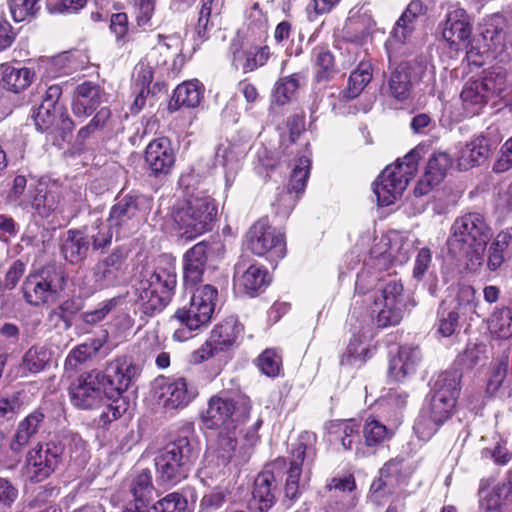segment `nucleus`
<instances>
[{
	"label": "nucleus",
	"mask_w": 512,
	"mask_h": 512,
	"mask_svg": "<svg viewBox=\"0 0 512 512\" xmlns=\"http://www.w3.org/2000/svg\"><path fill=\"white\" fill-rule=\"evenodd\" d=\"M103 373L93 369L80 374L69 387L72 404L80 409H93L100 405L104 393Z\"/></svg>",
	"instance_id": "obj_12"
},
{
	"label": "nucleus",
	"mask_w": 512,
	"mask_h": 512,
	"mask_svg": "<svg viewBox=\"0 0 512 512\" xmlns=\"http://www.w3.org/2000/svg\"><path fill=\"white\" fill-rule=\"evenodd\" d=\"M179 38L175 35H157V43L146 54L144 60L154 68L165 66L169 59L177 54Z\"/></svg>",
	"instance_id": "obj_38"
},
{
	"label": "nucleus",
	"mask_w": 512,
	"mask_h": 512,
	"mask_svg": "<svg viewBox=\"0 0 512 512\" xmlns=\"http://www.w3.org/2000/svg\"><path fill=\"white\" fill-rule=\"evenodd\" d=\"M407 484V477L402 473V460L392 459L384 465L379 478L371 484L369 497L373 503L382 505L393 494L405 497L403 487Z\"/></svg>",
	"instance_id": "obj_13"
},
{
	"label": "nucleus",
	"mask_w": 512,
	"mask_h": 512,
	"mask_svg": "<svg viewBox=\"0 0 512 512\" xmlns=\"http://www.w3.org/2000/svg\"><path fill=\"white\" fill-rule=\"evenodd\" d=\"M209 251V243L201 241L185 253L183 277L186 285L194 286L202 281Z\"/></svg>",
	"instance_id": "obj_26"
},
{
	"label": "nucleus",
	"mask_w": 512,
	"mask_h": 512,
	"mask_svg": "<svg viewBox=\"0 0 512 512\" xmlns=\"http://www.w3.org/2000/svg\"><path fill=\"white\" fill-rule=\"evenodd\" d=\"M216 213L210 197H190L175 207L172 216L181 237L192 240L211 229Z\"/></svg>",
	"instance_id": "obj_6"
},
{
	"label": "nucleus",
	"mask_w": 512,
	"mask_h": 512,
	"mask_svg": "<svg viewBox=\"0 0 512 512\" xmlns=\"http://www.w3.org/2000/svg\"><path fill=\"white\" fill-rule=\"evenodd\" d=\"M487 329L495 339L506 340L512 337V303L494 308L487 318Z\"/></svg>",
	"instance_id": "obj_37"
},
{
	"label": "nucleus",
	"mask_w": 512,
	"mask_h": 512,
	"mask_svg": "<svg viewBox=\"0 0 512 512\" xmlns=\"http://www.w3.org/2000/svg\"><path fill=\"white\" fill-rule=\"evenodd\" d=\"M235 282L249 295H253L269 284L268 272L257 265H250L239 262L235 266Z\"/></svg>",
	"instance_id": "obj_30"
},
{
	"label": "nucleus",
	"mask_w": 512,
	"mask_h": 512,
	"mask_svg": "<svg viewBox=\"0 0 512 512\" xmlns=\"http://www.w3.org/2000/svg\"><path fill=\"white\" fill-rule=\"evenodd\" d=\"M151 208V200L143 195L128 194L112 206L108 218L111 227L134 226Z\"/></svg>",
	"instance_id": "obj_15"
},
{
	"label": "nucleus",
	"mask_w": 512,
	"mask_h": 512,
	"mask_svg": "<svg viewBox=\"0 0 512 512\" xmlns=\"http://www.w3.org/2000/svg\"><path fill=\"white\" fill-rule=\"evenodd\" d=\"M28 453L33 456L34 459L41 462L44 467L47 466L55 471L62 461L64 447L54 441H49L45 444H38Z\"/></svg>",
	"instance_id": "obj_47"
},
{
	"label": "nucleus",
	"mask_w": 512,
	"mask_h": 512,
	"mask_svg": "<svg viewBox=\"0 0 512 512\" xmlns=\"http://www.w3.org/2000/svg\"><path fill=\"white\" fill-rule=\"evenodd\" d=\"M125 256L121 249H115L100 260L93 269V282L96 289H104L116 285L123 274Z\"/></svg>",
	"instance_id": "obj_20"
},
{
	"label": "nucleus",
	"mask_w": 512,
	"mask_h": 512,
	"mask_svg": "<svg viewBox=\"0 0 512 512\" xmlns=\"http://www.w3.org/2000/svg\"><path fill=\"white\" fill-rule=\"evenodd\" d=\"M11 16L15 22L34 17L40 9V0H7Z\"/></svg>",
	"instance_id": "obj_57"
},
{
	"label": "nucleus",
	"mask_w": 512,
	"mask_h": 512,
	"mask_svg": "<svg viewBox=\"0 0 512 512\" xmlns=\"http://www.w3.org/2000/svg\"><path fill=\"white\" fill-rule=\"evenodd\" d=\"M281 357L274 349H266L257 358V366L268 377H276L281 369Z\"/></svg>",
	"instance_id": "obj_62"
},
{
	"label": "nucleus",
	"mask_w": 512,
	"mask_h": 512,
	"mask_svg": "<svg viewBox=\"0 0 512 512\" xmlns=\"http://www.w3.org/2000/svg\"><path fill=\"white\" fill-rule=\"evenodd\" d=\"M328 432L335 441H339L344 449H352L359 440V425L352 419L336 420L329 424Z\"/></svg>",
	"instance_id": "obj_42"
},
{
	"label": "nucleus",
	"mask_w": 512,
	"mask_h": 512,
	"mask_svg": "<svg viewBox=\"0 0 512 512\" xmlns=\"http://www.w3.org/2000/svg\"><path fill=\"white\" fill-rule=\"evenodd\" d=\"M130 492L133 496L135 509L138 511L145 509L154 493L152 474L149 469L136 472L131 480Z\"/></svg>",
	"instance_id": "obj_40"
},
{
	"label": "nucleus",
	"mask_w": 512,
	"mask_h": 512,
	"mask_svg": "<svg viewBox=\"0 0 512 512\" xmlns=\"http://www.w3.org/2000/svg\"><path fill=\"white\" fill-rule=\"evenodd\" d=\"M363 437L366 446L377 447L388 440L391 437V433L387 427L378 420L368 418L363 427Z\"/></svg>",
	"instance_id": "obj_53"
},
{
	"label": "nucleus",
	"mask_w": 512,
	"mask_h": 512,
	"mask_svg": "<svg viewBox=\"0 0 512 512\" xmlns=\"http://www.w3.org/2000/svg\"><path fill=\"white\" fill-rule=\"evenodd\" d=\"M103 373L105 395L112 399L126 392L140 376L141 368L130 357L120 356L107 362Z\"/></svg>",
	"instance_id": "obj_11"
},
{
	"label": "nucleus",
	"mask_w": 512,
	"mask_h": 512,
	"mask_svg": "<svg viewBox=\"0 0 512 512\" xmlns=\"http://www.w3.org/2000/svg\"><path fill=\"white\" fill-rule=\"evenodd\" d=\"M424 73L416 62H402L390 74L387 85L389 94L398 101H405L411 95L414 81Z\"/></svg>",
	"instance_id": "obj_17"
},
{
	"label": "nucleus",
	"mask_w": 512,
	"mask_h": 512,
	"mask_svg": "<svg viewBox=\"0 0 512 512\" xmlns=\"http://www.w3.org/2000/svg\"><path fill=\"white\" fill-rule=\"evenodd\" d=\"M210 456L217 459L218 465L226 466L231 461L237 465L246 462L249 453L242 445L237 448V429H220L215 445L211 447Z\"/></svg>",
	"instance_id": "obj_18"
},
{
	"label": "nucleus",
	"mask_w": 512,
	"mask_h": 512,
	"mask_svg": "<svg viewBox=\"0 0 512 512\" xmlns=\"http://www.w3.org/2000/svg\"><path fill=\"white\" fill-rule=\"evenodd\" d=\"M309 171L310 160L307 157H300L293 168L287 190H291L294 194L299 196L306 187Z\"/></svg>",
	"instance_id": "obj_55"
},
{
	"label": "nucleus",
	"mask_w": 512,
	"mask_h": 512,
	"mask_svg": "<svg viewBox=\"0 0 512 512\" xmlns=\"http://www.w3.org/2000/svg\"><path fill=\"white\" fill-rule=\"evenodd\" d=\"M310 438L311 435L305 433L304 435H301L298 442L293 445L291 450V466H294L295 463L296 466L300 467L301 469L303 466H309L308 462L312 461L314 456V449L311 445L307 444Z\"/></svg>",
	"instance_id": "obj_56"
},
{
	"label": "nucleus",
	"mask_w": 512,
	"mask_h": 512,
	"mask_svg": "<svg viewBox=\"0 0 512 512\" xmlns=\"http://www.w3.org/2000/svg\"><path fill=\"white\" fill-rule=\"evenodd\" d=\"M101 339H92L72 349L65 359V369L75 371L78 367L94 357L102 348Z\"/></svg>",
	"instance_id": "obj_45"
},
{
	"label": "nucleus",
	"mask_w": 512,
	"mask_h": 512,
	"mask_svg": "<svg viewBox=\"0 0 512 512\" xmlns=\"http://www.w3.org/2000/svg\"><path fill=\"white\" fill-rule=\"evenodd\" d=\"M424 148L425 147L423 145H418L406 154L403 159L397 160L395 164L388 165L387 168H394L392 170V172H394V176L402 180H406L408 184L417 172L418 162Z\"/></svg>",
	"instance_id": "obj_46"
},
{
	"label": "nucleus",
	"mask_w": 512,
	"mask_h": 512,
	"mask_svg": "<svg viewBox=\"0 0 512 512\" xmlns=\"http://www.w3.org/2000/svg\"><path fill=\"white\" fill-rule=\"evenodd\" d=\"M161 400L165 409L186 407L198 394L196 387L183 377L169 379L161 387Z\"/></svg>",
	"instance_id": "obj_23"
},
{
	"label": "nucleus",
	"mask_w": 512,
	"mask_h": 512,
	"mask_svg": "<svg viewBox=\"0 0 512 512\" xmlns=\"http://www.w3.org/2000/svg\"><path fill=\"white\" fill-rule=\"evenodd\" d=\"M450 309L459 312L463 318L470 313H475L478 305L476 291L470 285H461L454 296L442 301Z\"/></svg>",
	"instance_id": "obj_41"
},
{
	"label": "nucleus",
	"mask_w": 512,
	"mask_h": 512,
	"mask_svg": "<svg viewBox=\"0 0 512 512\" xmlns=\"http://www.w3.org/2000/svg\"><path fill=\"white\" fill-rule=\"evenodd\" d=\"M232 64L236 69H241L244 73L252 72L265 65L269 58L268 46L250 47L246 50L240 49L238 45H231Z\"/></svg>",
	"instance_id": "obj_31"
},
{
	"label": "nucleus",
	"mask_w": 512,
	"mask_h": 512,
	"mask_svg": "<svg viewBox=\"0 0 512 512\" xmlns=\"http://www.w3.org/2000/svg\"><path fill=\"white\" fill-rule=\"evenodd\" d=\"M313 65L317 81L331 79L336 73L335 60L332 53L323 47H316L313 50Z\"/></svg>",
	"instance_id": "obj_49"
},
{
	"label": "nucleus",
	"mask_w": 512,
	"mask_h": 512,
	"mask_svg": "<svg viewBox=\"0 0 512 512\" xmlns=\"http://www.w3.org/2000/svg\"><path fill=\"white\" fill-rule=\"evenodd\" d=\"M102 89L97 84L85 81L79 84L74 93L72 111L76 117L87 118L100 105L102 100Z\"/></svg>",
	"instance_id": "obj_27"
},
{
	"label": "nucleus",
	"mask_w": 512,
	"mask_h": 512,
	"mask_svg": "<svg viewBox=\"0 0 512 512\" xmlns=\"http://www.w3.org/2000/svg\"><path fill=\"white\" fill-rule=\"evenodd\" d=\"M59 274L54 267L41 269L29 274L23 282L22 292L25 301L32 306L54 301L57 295Z\"/></svg>",
	"instance_id": "obj_14"
},
{
	"label": "nucleus",
	"mask_w": 512,
	"mask_h": 512,
	"mask_svg": "<svg viewBox=\"0 0 512 512\" xmlns=\"http://www.w3.org/2000/svg\"><path fill=\"white\" fill-rule=\"evenodd\" d=\"M512 490L510 482L499 483L492 489H483L480 491V509L481 512H500L504 501L508 498Z\"/></svg>",
	"instance_id": "obj_43"
},
{
	"label": "nucleus",
	"mask_w": 512,
	"mask_h": 512,
	"mask_svg": "<svg viewBox=\"0 0 512 512\" xmlns=\"http://www.w3.org/2000/svg\"><path fill=\"white\" fill-rule=\"evenodd\" d=\"M198 456L197 444L187 437L168 443L154 459L158 482L168 486L178 484L187 478Z\"/></svg>",
	"instance_id": "obj_3"
},
{
	"label": "nucleus",
	"mask_w": 512,
	"mask_h": 512,
	"mask_svg": "<svg viewBox=\"0 0 512 512\" xmlns=\"http://www.w3.org/2000/svg\"><path fill=\"white\" fill-rule=\"evenodd\" d=\"M250 410L248 398L235 401L227 396L214 395L208 401L202 420L209 429H238L249 418Z\"/></svg>",
	"instance_id": "obj_9"
},
{
	"label": "nucleus",
	"mask_w": 512,
	"mask_h": 512,
	"mask_svg": "<svg viewBox=\"0 0 512 512\" xmlns=\"http://www.w3.org/2000/svg\"><path fill=\"white\" fill-rule=\"evenodd\" d=\"M452 166L451 157L445 152H436L429 158L424 175L418 181L414 194L424 196L440 184Z\"/></svg>",
	"instance_id": "obj_22"
},
{
	"label": "nucleus",
	"mask_w": 512,
	"mask_h": 512,
	"mask_svg": "<svg viewBox=\"0 0 512 512\" xmlns=\"http://www.w3.org/2000/svg\"><path fill=\"white\" fill-rule=\"evenodd\" d=\"M471 35V26L467 13L463 9H454L447 14L443 24L442 37L454 50L467 45Z\"/></svg>",
	"instance_id": "obj_21"
},
{
	"label": "nucleus",
	"mask_w": 512,
	"mask_h": 512,
	"mask_svg": "<svg viewBox=\"0 0 512 512\" xmlns=\"http://www.w3.org/2000/svg\"><path fill=\"white\" fill-rule=\"evenodd\" d=\"M277 483L274 473L266 469L255 479L249 509L255 512H267L276 502Z\"/></svg>",
	"instance_id": "obj_24"
},
{
	"label": "nucleus",
	"mask_w": 512,
	"mask_h": 512,
	"mask_svg": "<svg viewBox=\"0 0 512 512\" xmlns=\"http://www.w3.org/2000/svg\"><path fill=\"white\" fill-rule=\"evenodd\" d=\"M32 117L36 128L41 132L64 134L71 132L74 126L65 108H54L40 104L34 110Z\"/></svg>",
	"instance_id": "obj_19"
},
{
	"label": "nucleus",
	"mask_w": 512,
	"mask_h": 512,
	"mask_svg": "<svg viewBox=\"0 0 512 512\" xmlns=\"http://www.w3.org/2000/svg\"><path fill=\"white\" fill-rule=\"evenodd\" d=\"M47 364V354L43 350L30 348L23 358V368L30 373L42 371Z\"/></svg>",
	"instance_id": "obj_64"
},
{
	"label": "nucleus",
	"mask_w": 512,
	"mask_h": 512,
	"mask_svg": "<svg viewBox=\"0 0 512 512\" xmlns=\"http://www.w3.org/2000/svg\"><path fill=\"white\" fill-rule=\"evenodd\" d=\"M304 76L301 73H293L289 76L280 78L274 87L273 96L275 102L279 105H285L296 94L300 87L301 81Z\"/></svg>",
	"instance_id": "obj_50"
},
{
	"label": "nucleus",
	"mask_w": 512,
	"mask_h": 512,
	"mask_svg": "<svg viewBox=\"0 0 512 512\" xmlns=\"http://www.w3.org/2000/svg\"><path fill=\"white\" fill-rule=\"evenodd\" d=\"M160 512H184L187 500L180 493L173 492L166 495L153 505Z\"/></svg>",
	"instance_id": "obj_63"
},
{
	"label": "nucleus",
	"mask_w": 512,
	"mask_h": 512,
	"mask_svg": "<svg viewBox=\"0 0 512 512\" xmlns=\"http://www.w3.org/2000/svg\"><path fill=\"white\" fill-rule=\"evenodd\" d=\"M247 248L254 255L268 256L272 261L282 259L286 254L284 235L262 218L247 232Z\"/></svg>",
	"instance_id": "obj_10"
},
{
	"label": "nucleus",
	"mask_w": 512,
	"mask_h": 512,
	"mask_svg": "<svg viewBox=\"0 0 512 512\" xmlns=\"http://www.w3.org/2000/svg\"><path fill=\"white\" fill-rule=\"evenodd\" d=\"M372 79V69L370 64L361 63L349 77L348 87L345 91V97L348 99L356 98L365 86Z\"/></svg>",
	"instance_id": "obj_52"
},
{
	"label": "nucleus",
	"mask_w": 512,
	"mask_h": 512,
	"mask_svg": "<svg viewBox=\"0 0 512 512\" xmlns=\"http://www.w3.org/2000/svg\"><path fill=\"white\" fill-rule=\"evenodd\" d=\"M366 340L367 336L365 333L353 336L347 346L346 352L341 357V366L360 368L366 362V356L369 352Z\"/></svg>",
	"instance_id": "obj_44"
},
{
	"label": "nucleus",
	"mask_w": 512,
	"mask_h": 512,
	"mask_svg": "<svg viewBox=\"0 0 512 512\" xmlns=\"http://www.w3.org/2000/svg\"><path fill=\"white\" fill-rule=\"evenodd\" d=\"M363 275H358L355 290L358 295L373 299L371 315L375 318L378 327L385 328L400 323L403 318L404 297L403 285L395 280L388 282L378 296L368 295L362 286Z\"/></svg>",
	"instance_id": "obj_7"
},
{
	"label": "nucleus",
	"mask_w": 512,
	"mask_h": 512,
	"mask_svg": "<svg viewBox=\"0 0 512 512\" xmlns=\"http://www.w3.org/2000/svg\"><path fill=\"white\" fill-rule=\"evenodd\" d=\"M177 284L175 263L166 257L158 259L153 271H147L138 285L145 314L161 312L172 300Z\"/></svg>",
	"instance_id": "obj_2"
},
{
	"label": "nucleus",
	"mask_w": 512,
	"mask_h": 512,
	"mask_svg": "<svg viewBox=\"0 0 512 512\" xmlns=\"http://www.w3.org/2000/svg\"><path fill=\"white\" fill-rule=\"evenodd\" d=\"M203 97V86L198 80L185 81L174 90L169 107L177 110L181 107L194 108L199 105Z\"/></svg>",
	"instance_id": "obj_36"
},
{
	"label": "nucleus",
	"mask_w": 512,
	"mask_h": 512,
	"mask_svg": "<svg viewBox=\"0 0 512 512\" xmlns=\"http://www.w3.org/2000/svg\"><path fill=\"white\" fill-rule=\"evenodd\" d=\"M481 39L484 43V49L480 51L479 49H475L473 46H471V48L467 51V57L469 61L478 64V62L473 59L474 56L489 52L493 56H497L504 51L506 45V33L501 25L494 22L486 23L481 32Z\"/></svg>",
	"instance_id": "obj_29"
},
{
	"label": "nucleus",
	"mask_w": 512,
	"mask_h": 512,
	"mask_svg": "<svg viewBox=\"0 0 512 512\" xmlns=\"http://www.w3.org/2000/svg\"><path fill=\"white\" fill-rule=\"evenodd\" d=\"M458 312L447 307L443 302L440 305L438 316H439V324H438V332L444 336L449 337L456 329L459 327V321L462 316L457 314Z\"/></svg>",
	"instance_id": "obj_59"
},
{
	"label": "nucleus",
	"mask_w": 512,
	"mask_h": 512,
	"mask_svg": "<svg viewBox=\"0 0 512 512\" xmlns=\"http://www.w3.org/2000/svg\"><path fill=\"white\" fill-rule=\"evenodd\" d=\"M45 415L40 410H34L21 420L17 426L15 435L10 443L14 452H19L28 445L30 440L38 433L43 425Z\"/></svg>",
	"instance_id": "obj_34"
},
{
	"label": "nucleus",
	"mask_w": 512,
	"mask_h": 512,
	"mask_svg": "<svg viewBox=\"0 0 512 512\" xmlns=\"http://www.w3.org/2000/svg\"><path fill=\"white\" fill-rule=\"evenodd\" d=\"M111 226H107L101 221H96L90 230L86 233L88 240L92 241L94 250H100L108 247L112 241Z\"/></svg>",
	"instance_id": "obj_61"
},
{
	"label": "nucleus",
	"mask_w": 512,
	"mask_h": 512,
	"mask_svg": "<svg viewBox=\"0 0 512 512\" xmlns=\"http://www.w3.org/2000/svg\"><path fill=\"white\" fill-rule=\"evenodd\" d=\"M59 205V194L44 187L37 189L32 201V207L41 217H48L57 211L64 213L63 209H61Z\"/></svg>",
	"instance_id": "obj_48"
},
{
	"label": "nucleus",
	"mask_w": 512,
	"mask_h": 512,
	"mask_svg": "<svg viewBox=\"0 0 512 512\" xmlns=\"http://www.w3.org/2000/svg\"><path fill=\"white\" fill-rule=\"evenodd\" d=\"M34 77V71L28 67H16L9 63L0 66V86L16 94L29 87Z\"/></svg>",
	"instance_id": "obj_32"
},
{
	"label": "nucleus",
	"mask_w": 512,
	"mask_h": 512,
	"mask_svg": "<svg viewBox=\"0 0 512 512\" xmlns=\"http://www.w3.org/2000/svg\"><path fill=\"white\" fill-rule=\"evenodd\" d=\"M112 128V113L109 108H101L95 116L90 120V122L82 127L78 135L79 137L85 139L89 137L90 134L95 131L101 129H111Z\"/></svg>",
	"instance_id": "obj_60"
},
{
	"label": "nucleus",
	"mask_w": 512,
	"mask_h": 512,
	"mask_svg": "<svg viewBox=\"0 0 512 512\" xmlns=\"http://www.w3.org/2000/svg\"><path fill=\"white\" fill-rule=\"evenodd\" d=\"M421 359L418 347L401 346L397 355L390 359L388 377L390 380L400 382L416 371Z\"/></svg>",
	"instance_id": "obj_28"
},
{
	"label": "nucleus",
	"mask_w": 512,
	"mask_h": 512,
	"mask_svg": "<svg viewBox=\"0 0 512 512\" xmlns=\"http://www.w3.org/2000/svg\"><path fill=\"white\" fill-rule=\"evenodd\" d=\"M494 148V143L486 136L475 137L461 151L459 165L464 169L484 164Z\"/></svg>",
	"instance_id": "obj_33"
},
{
	"label": "nucleus",
	"mask_w": 512,
	"mask_h": 512,
	"mask_svg": "<svg viewBox=\"0 0 512 512\" xmlns=\"http://www.w3.org/2000/svg\"><path fill=\"white\" fill-rule=\"evenodd\" d=\"M461 377L458 370L445 371L438 375L431 395L414 424V430L420 439H430L452 416L460 392Z\"/></svg>",
	"instance_id": "obj_1"
},
{
	"label": "nucleus",
	"mask_w": 512,
	"mask_h": 512,
	"mask_svg": "<svg viewBox=\"0 0 512 512\" xmlns=\"http://www.w3.org/2000/svg\"><path fill=\"white\" fill-rule=\"evenodd\" d=\"M451 243H457L468 256L467 266L477 271L483 264V252L490 240L491 229L479 213H468L458 217L451 228Z\"/></svg>",
	"instance_id": "obj_5"
},
{
	"label": "nucleus",
	"mask_w": 512,
	"mask_h": 512,
	"mask_svg": "<svg viewBox=\"0 0 512 512\" xmlns=\"http://www.w3.org/2000/svg\"><path fill=\"white\" fill-rule=\"evenodd\" d=\"M90 241L82 230H68L63 238L61 253L70 263L77 264L83 261L88 253Z\"/></svg>",
	"instance_id": "obj_35"
},
{
	"label": "nucleus",
	"mask_w": 512,
	"mask_h": 512,
	"mask_svg": "<svg viewBox=\"0 0 512 512\" xmlns=\"http://www.w3.org/2000/svg\"><path fill=\"white\" fill-rule=\"evenodd\" d=\"M57 444L64 447V453L77 465L81 466L87 462L89 452L85 441L78 434H66Z\"/></svg>",
	"instance_id": "obj_51"
},
{
	"label": "nucleus",
	"mask_w": 512,
	"mask_h": 512,
	"mask_svg": "<svg viewBox=\"0 0 512 512\" xmlns=\"http://www.w3.org/2000/svg\"><path fill=\"white\" fill-rule=\"evenodd\" d=\"M54 470L47 466H43L41 462L34 459L29 453H27L25 464L22 468L23 477L32 483H39L47 479Z\"/></svg>",
	"instance_id": "obj_58"
},
{
	"label": "nucleus",
	"mask_w": 512,
	"mask_h": 512,
	"mask_svg": "<svg viewBox=\"0 0 512 512\" xmlns=\"http://www.w3.org/2000/svg\"><path fill=\"white\" fill-rule=\"evenodd\" d=\"M507 86V72L500 66L485 69L480 78L469 79L463 86L461 99L472 113H478L491 100L501 96Z\"/></svg>",
	"instance_id": "obj_8"
},
{
	"label": "nucleus",
	"mask_w": 512,
	"mask_h": 512,
	"mask_svg": "<svg viewBox=\"0 0 512 512\" xmlns=\"http://www.w3.org/2000/svg\"><path fill=\"white\" fill-rule=\"evenodd\" d=\"M393 169L386 167L373 183V192L381 206L393 204L407 187V181L395 177Z\"/></svg>",
	"instance_id": "obj_25"
},
{
	"label": "nucleus",
	"mask_w": 512,
	"mask_h": 512,
	"mask_svg": "<svg viewBox=\"0 0 512 512\" xmlns=\"http://www.w3.org/2000/svg\"><path fill=\"white\" fill-rule=\"evenodd\" d=\"M414 29L415 24L412 22L402 21V17H400L395 23L392 31L390 32V36L385 43L387 51L389 53L396 51L400 45L406 43L414 32Z\"/></svg>",
	"instance_id": "obj_54"
},
{
	"label": "nucleus",
	"mask_w": 512,
	"mask_h": 512,
	"mask_svg": "<svg viewBox=\"0 0 512 512\" xmlns=\"http://www.w3.org/2000/svg\"><path fill=\"white\" fill-rule=\"evenodd\" d=\"M144 159L152 175H168L176 160L170 140L165 137L152 140L145 149Z\"/></svg>",
	"instance_id": "obj_16"
},
{
	"label": "nucleus",
	"mask_w": 512,
	"mask_h": 512,
	"mask_svg": "<svg viewBox=\"0 0 512 512\" xmlns=\"http://www.w3.org/2000/svg\"><path fill=\"white\" fill-rule=\"evenodd\" d=\"M243 332L242 324L233 316L224 319L211 332V339L220 351L231 348Z\"/></svg>",
	"instance_id": "obj_39"
},
{
	"label": "nucleus",
	"mask_w": 512,
	"mask_h": 512,
	"mask_svg": "<svg viewBox=\"0 0 512 512\" xmlns=\"http://www.w3.org/2000/svg\"><path fill=\"white\" fill-rule=\"evenodd\" d=\"M218 296L217 289L212 285L197 288L188 304L178 308L172 316L179 328L175 330L173 338L184 341L191 337V332L206 327L215 310V301Z\"/></svg>",
	"instance_id": "obj_4"
}]
</instances>
